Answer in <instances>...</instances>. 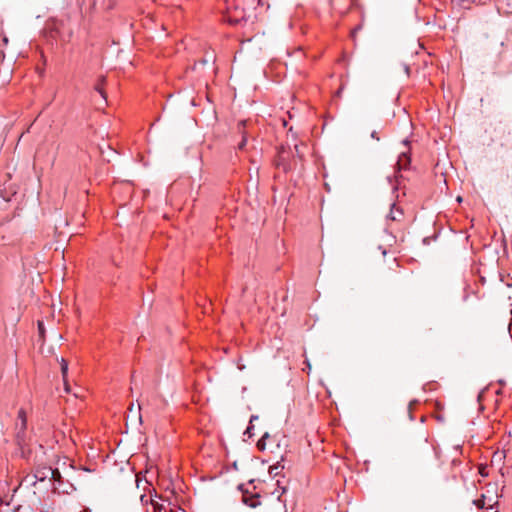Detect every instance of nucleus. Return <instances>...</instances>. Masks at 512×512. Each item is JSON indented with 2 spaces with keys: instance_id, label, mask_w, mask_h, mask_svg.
Wrapping results in <instances>:
<instances>
[{
  "instance_id": "f257e3e1",
  "label": "nucleus",
  "mask_w": 512,
  "mask_h": 512,
  "mask_svg": "<svg viewBox=\"0 0 512 512\" xmlns=\"http://www.w3.org/2000/svg\"><path fill=\"white\" fill-rule=\"evenodd\" d=\"M63 466V471H60V477H55L52 482L53 491L58 494H70L76 489L71 482L75 471L71 464L66 465V462H63Z\"/></svg>"
},
{
  "instance_id": "f03ea898",
  "label": "nucleus",
  "mask_w": 512,
  "mask_h": 512,
  "mask_svg": "<svg viewBox=\"0 0 512 512\" xmlns=\"http://www.w3.org/2000/svg\"><path fill=\"white\" fill-rule=\"evenodd\" d=\"M55 477H60V468L44 466L37 468L32 476H26L24 482L34 485L36 482H43L48 479L52 483Z\"/></svg>"
},
{
  "instance_id": "7ed1b4c3",
  "label": "nucleus",
  "mask_w": 512,
  "mask_h": 512,
  "mask_svg": "<svg viewBox=\"0 0 512 512\" xmlns=\"http://www.w3.org/2000/svg\"><path fill=\"white\" fill-rule=\"evenodd\" d=\"M432 455H434L436 458H438L439 457L438 449L433 444L429 443L427 439H424L423 442L416 449L415 457L419 461H425L427 458H430Z\"/></svg>"
},
{
  "instance_id": "20e7f679",
  "label": "nucleus",
  "mask_w": 512,
  "mask_h": 512,
  "mask_svg": "<svg viewBox=\"0 0 512 512\" xmlns=\"http://www.w3.org/2000/svg\"><path fill=\"white\" fill-rule=\"evenodd\" d=\"M26 427H27L26 413L23 409H21L18 412V422L16 423V428L18 429L17 440H18L19 444H21V442L24 441Z\"/></svg>"
},
{
  "instance_id": "39448f33",
  "label": "nucleus",
  "mask_w": 512,
  "mask_h": 512,
  "mask_svg": "<svg viewBox=\"0 0 512 512\" xmlns=\"http://www.w3.org/2000/svg\"><path fill=\"white\" fill-rule=\"evenodd\" d=\"M275 165L277 168L282 169L284 172H288L291 169V166L288 161V154L284 148L278 151V155L275 160Z\"/></svg>"
},
{
  "instance_id": "423d86ee",
  "label": "nucleus",
  "mask_w": 512,
  "mask_h": 512,
  "mask_svg": "<svg viewBox=\"0 0 512 512\" xmlns=\"http://www.w3.org/2000/svg\"><path fill=\"white\" fill-rule=\"evenodd\" d=\"M260 495L258 493H249V491H244V495H242V501L245 505L256 508L261 502L259 501Z\"/></svg>"
},
{
  "instance_id": "0eeeda50",
  "label": "nucleus",
  "mask_w": 512,
  "mask_h": 512,
  "mask_svg": "<svg viewBox=\"0 0 512 512\" xmlns=\"http://www.w3.org/2000/svg\"><path fill=\"white\" fill-rule=\"evenodd\" d=\"M246 123H247L246 120H241L237 124V131L242 135V139L238 143V146H237V148L239 150H243L247 144L248 138H247V134L245 131Z\"/></svg>"
},
{
  "instance_id": "6e6552de",
  "label": "nucleus",
  "mask_w": 512,
  "mask_h": 512,
  "mask_svg": "<svg viewBox=\"0 0 512 512\" xmlns=\"http://www.w3.org/2000/svg\"><path fill=\"white\" fill-rule=\"evenodd\" d=\"M410 163H411V159H410V156L408 155V153L402 152L399 155L397 163H396L398 172L401 170H406L409 167Z\"/></svg>"
},
{
  "instance_id": "1a4fd4ad",
  "label": "nucleus",
  "mask_w": 512,
  "mask_h": 512,
  "mask_svg": "<svg viewBox=\"0 0 512 512\" xmlns=\"http://www.w3.org/2000/svg\"><path fill=\"white\" fill-rule=\"evenodd\" d=\"M403 216V211L401 208L397 207L395 203L391 205L390 212L388 214V219L392 221H400Z\"/></svg>"
},
{
  "instance_id": "9d476101",
  "label": "nucleus",
  "mask_w": 512,
  "mask_h": 512,
  "mask_svg": "<svg viewBox=\"0 0 512 512\" xmlns=\"http://www.w3.org/2000/svg\"><path fill=\"white\" fill-rule=\"evenodd\" d=\"M272 439L276 440V435L271 436L268 432H265L262 437L258 440L256 447L259 451L263 452L266 448V441Z\"/></svg>"
},
{
  "instance_id": "9b49d317",
  "label": "nucleus",
  "mask_w": 512,
  "mask_h": 512,
  "mask_svg": "<svg viewBox=\"0 0 512 512\" xmlns=\"http://www.w3.org/2000/svg\"><path fill=\"white\" fill-rule=\"evenodd\" d=\"M113 456L117 457L118 453L113 452ZM127 464H128L127 459L126 460H123V459L118 460V458H115V460H114V467H115L116 472H118V473H123L125 471V467Z\"/></svg>"
},
{
  "instance_id": "f8f14e48",
  "label": "nucleus",
  "mask_w": 512,
  "mask_h": 512,
  "mask_svg": "<svg viewBox=\"0 0 512 512\" xmlns=\"http://www.w3.org/2000/svg\"><path fill=\"white\" fill-rule=\"evenodd\" d=\"M284 461V457L282 456L280 461H278L276 464L270 466L269 468V474L272 477H276L280 474V471L284 469V466L282 465V462Z\"/></svg>"
},
{
  "instance_id": "ddd939ff",
  "label": "nucleus",
  "mask_w": 512,
  "mask_h": 512,
  "mask_svg": "<svg viewBox=\"0 0 512 512\" xmlns=\"http://www.w3.org/2000/svg\"><path fill=\"white\" fill-rule=\"evenodd\" d=\"M103 83H104V78L100 79L95 84L94 89L99 94V96L101 97L102 102L105 104L106 103V94H105L104 89H103Z\"/></svg>"
},
{
  "instance_id": "4468645a",
  "label": "nucleus",
  "mask_w": 512,
  "mask_h": 512,
  "mask_svg": "<svg viewBox=\"0 0 512 512\" xmlns=\"http://www.w3.org/2000/svg\"><path fill=\"white\" fill-rule=\"evenodd\" d=\"M228 21L230 24L232 25H238L240 24L241 22H246L247 21V18L245 17V14L243 11H241V15H236V16H229L228 18Z\"/></svg>"
},
{
  "instance_id": "2eb2a0df",
  "label": "nucleus",
  "mask_w": 512,
  "mask_h": 512,
  "mask_svg": "<svg viewBox=\"0 0 512 512\" xmlns=\"http://www.w3.org/2000/svg\"><path fill=\"white\" fill-rule=\"evenodd\" d=\"M453 4L459 8L469 9L475 0H452Z\"/></svg>"
},
{
  "instance_id": "dca6fc26",
  "label": "nucleus",
  "mask_w": 512,
  "mask_h": 512,
  "mask_svg": "<svg viewBox=\"0 0 512 512\" xmlns=\"http://www.w3.org/2000/svg\"><path fill=\"white\" fill-rule=\"evenodd\" d=\"M473 504L479 508V509H483L485 507V496L482 495V498L481 499H476L473 501Z\"/></svg>"
},
{
  "instance_id": "f3484780",
  "label": "nucleus",
  "mask_w": 512,
  "mask_h": 512,
  "mask_svg": "<svg viewBox=\"0 0 512 512\" xmlns=\"http://www.w3.org/2000/svg\"><path fill=\"white\" fill-rule=\"evenodd\" d=\"M61 372H62L63 378L65 379L66 374L68 372V363L63 358L61 359Z\"/></svg>"
},
{
  "instance_id": "a211bd4d",
  "label": "nucleus",
  "mask_w": 512,
  "mask_h": 512,
  "mask_svg": "<svg viewBox=\"0 0 512 512\" xmlns=\"http://www.w3.org/2000/svg\"><path fill=\"white\" fill-rule=\"evenodd\" d=\"M254 425L253 424H249L248 427L246 428L245 432H244V436H247L248 438H251L253 435H254Z\"/></svg>"
},
{
  "instance_id": "6ab92c4d",
  "label": "nucleus",
  "mask_w": 512,
  "mask_h": 512,
  "mask_svg": "<svg viewBox=\"0 0 512 512\" xmlns=\"http://www.w3.org/2000/svg\"><path fill=\"white\" fill-rule=\"evenodd\" d=\"M0 200H3L4 202L10 201V195H8L6 192L0 190Z\"/></svg>"
},
{
  "instance_id": "aec40b11",
  "label": "nucleus",
  "mask_w": 512,
  "mask_h": 512,
  "mask_svg": "<svg viewBox=\"0 0 512 512\" xmlns=\"http://www.w3.org/2000/svg\"><path fill=\"white\" fill-rule=\"evenodd\" d=\"M362 29V25H357L352 31H351V37L355 39L356 34Z\"/></svg>"
},
{
  "instance_id": "412c9836",
  "label": "nucleus",
  "mask_w": 512,
  "mask_h": 512,
  "mask_svg": "<svg viewBox=\"0 0 512 512\" xmlns=\"http://www.w3.org/2000/svg\"><path fill=\"white\" fill-rule=\"evenodd\" d=\"M38 330H39V334L41 336H43L44 332H45V328H44V324L42 321H38Z\"/></svg>"
},
{
  "instance_id": "4be33fe9",
  "label": "nucleus",
  "mask_w": 512,
  "mask_h": 512,
  "mask_svg": "<svg viewBox=\"0 0 512 512\" xmlns=\"http://www.w3.org/2000/svg\"><path fill=\"white\" fill-rule=\"evenodd\" d=\"M257 419H258V415H251L249 424H253V422L256 421Z\"/></svg>"
},
{
  "instance_id": "5701e85b",
  "label": "nucleus",
  "mask_w": 512,
  "mask_h": 512,
  "mask_svg": "<svg viewBox=\"0 0 512 512\" xmlns=\"http://www.w3.org/2000/svg\"><path fill=\"white\" fill-rule=\"evenodd\" d=\"M140 410H141V407H140V405H138V421L141 424L142 423V415L140 413Z\"/></svg>"
},
{
  "instance_id": "b1692460",
  "label": "nucleus",
  "mask_w": 512,
  "mask_h": 512,
  "mask_svg": "<svg viewBox=\"0 0 512 512\" xmlns=\"http://www.w3.org/2000/svg\"><path fill=\"white\" fill-rule=\"evenodd\" d=\"M244 486H245L244 484H240L238 486V489L242 492L243 495H244V491H248L247 489L244 488Z\"/></svg>"
},
{
  "instance_id": "393cba45",
  "label": "nucleus",
  "mask_w": 512,
  "mask_h": 512,
  "mask_svg": "<svg viewBox=\"0 0 512 512\" xmlns=\"http://www.w3.org/2000/svg\"><path fill=\"white\" fill-rule=\"evenodd\" d=\"M277 486H278L279 488H281V490H282V491H281V493H282V494H283V493H285V492L287 491L286 487H281V486H280V481H279V480H277Z\"/></svg>"
},
{
  "instance_id": "a878e982",
  "label": "nucleus",
  "mask_w": 512,
  "mask_h": 512,
  "mask_svg": "<svg viewBox=\"0 0 512 512\" xmlns=\"http://www.w3.org/2000/svg\"><path fill=\"white\" fill-rule=\"evenodd\" d=\"M371 138L376 139L377 141L379 140V137H378V135H377V132H376V131H373V132L371 133Z\"/></svg>"
},
{
  "instance_id": "bb28decb",
  "label": "nucleus",
  "mask_w": 512,
  "mask_h": 512,
  "mask_svg": "<svg viewBox=\"0 0 512 512\" xmlns=\"http://www.w3.org/2000/svg\"><path fill=\"white\" fill-rule=\"evenodd\" d=\"M423 243H424L425 245H428V244L430 243V238H429V237H425V238H423Z\"/></svg>"
},
{
  "instance_id": "cd10ccee",
  "label": "nucleus",
  "mask_w": 512,
  "mask_h": 512,
  "mask_svg": "<svg viewBox=\"0 0 512 512\" xmlns=\"http://www.w3.org/2000/svg\"><path fill=\"white\" fill-rule=\"evenodd\" d=\"M501 281L504 282L507 287H511L512 286V283H510L509 281L505 282L503 278L501 279Z\"/></svg>"
},
{
  "instance_id": "c85d7f7f",
  "label": "nucleus",
  "mask_w": 512,
  "mask_h": 512,
  "mask_svg": "<svg viewBox=\"0 0 512 512\" xmlns=\"http://www.w3.org/2000/svg\"><path fill=\"white\" fill-rule=\"evenodd\" d=\"M305 364H306V368H307L308 370H310V369H311V364H310V362H309L308 360H306V361H305Z\"/></svg>"
},
{
  "instance_id": "c756f323",
  "label": "nucleus",
  "mask_w": 512,
  "mask_h": 512,
  "mask_svg": "<svg viewBox=\"0 0 512 512\" xmlns=\"http://www.w3.org/2000/svg\"><path fill=\"white\" fill-rule=\"evenodd\" d=\"M198 63L204 65L207 63V60L205 58H203V59L199 60Z\"/></svg>"
},
{
  "instance_id": "7c9ffc66",
  "label": "nucleus",
  "mask_w": 512,
  "mask_h": 512,
  "mask_svg": "<svg viewBox=\"0 0 512 512\" xmlns=\"http://www.w3.org/2000/svg\"><path fill=\"white\" fill-rule=\"evenodd\" d=\"M133 406L134 405L132 403H130V408H129L130 413L133 411Z\"/></svg>"
},
{
  "instance_id": "2f4dec72",
  "label": "nucleus",
  "mask_w": 512,
  "mask_h": 512,
  "mask_svg": "<svg viewBox=\"0 0 512 512\" xmlns=\"http://www.w3.org/2000/svg\"><path fill=\"white\" fill-rule=\"evenodd\" d=\"M3 42H4L5 44H7V43H8V38H7V37H4V38H3Z\"/></svg>"
},
{
  "instance_id": "473e14b6",
  "label": "nucleus",
  "mask_w": 512,
  "mask_h": 512,
  "mask_svg": "<svg viewBox=\"0 0 512 512\" xmlns=\"http://www.w3.org/2000/svg\"><path fill=\"white\" fill-rule=\"evenodd\" d=\"M480 474H481L482 476H487V474H485V471H483V470H481V471H480Z\"/></svg>"
},
{
  "instance_id": "72a5a7b5",
  "label": "nucleus",
  "mask_w": 512,
  "mask_h": 512,
  "mask_svg": "<svg viewBox=\"0 0 512 512\" xmlns=\"http://www.w3.org/2000/svg\"><path fill=\"white\" fill-rule=\"evenodd\" d=\"M69 37H70V34L68 35V37L66 39L63 38L64 41H69Z\"/></svg>"
},
{
  "instance_id": "f704fd0d",
  "label": "nucleus",
  "mask_w": 512,
  "mask_h": 512,
  "mask_svg": "<svg viewBox=\"0 0 512 512\" xmlns=\"http://www.w3.org/2000/svg\"><path fill=\"white\" fill-rule=\"evenodd\" d=\"M405 145H407L409 143V141L406 139L403 141Z\"/></svg>"
},
{
  "instance_id": "c9c22d12",
  "label": "nucleus",
  "mask_w": 512,
  "mask_h": 512,
  "mask_svg": "<svg viewBox=\"0 0 512 512\" xmlns=\"http://www.w3.org/2000/svg\"><path fill=\"white\" fill-rule=\"evenodd\" d=\"M253 483H254V479L249 481V484H253Z\"/></svg>"
},
{
  "instance_id": "e433bc0d",
  "label": "nucleus",
  "mask_w": 512,
  "mask_h": 512,
  "mask_svg": "<svg viewBox=\"0 0 512 512\" xmlns=\"http://www.w3.org/2000/svg\"><path fill=\"white\" fill-rule=\"evenodd\" d=\"M262 1H263V0H259V4H261V5H262V4H263V2H262Z\"/></svg>"
}]
</instances>
